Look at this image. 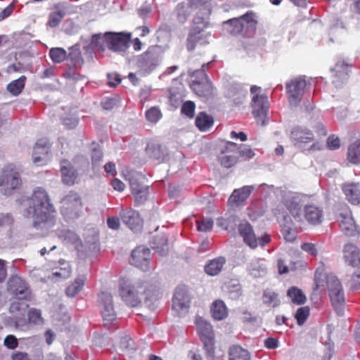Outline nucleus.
I'll return each mask as SVG.
<instances>
[{
    "mask_svg": "<svg viewBox=\"0 0 360 360\" xmlns=\"http://www.w3.org/2000/svg\"><path fill=\"white\" fill-rule=\"evenodd\" d=\"M17 201L24 207L23 215L32 218V226L39 235L44 236L56 226L55 210L44 188L37 187L31 197L22 196Z\"/></svg>",
    "mask_w": 360,
    "mask_h": 360,
    "instance_id": "1",
    "label": "nucleus"
},
{
    "mask_svg": "<svg viewBox=\"0 0 360 360\" xmlns=\"http://www.w3.org/2000/svg\"><path fill=\"white\" fill-rule=\"evenodd\" d=\"M120 294L129 306L136 307L144 299L146 306L150 310L158 307L160 292L148 277L136 280L122 278L120 282Z\"/></svg>",
    "mask_w": 360,
    "mask_h": 360,
    "instance_id": "2",
    "label": "nucleus"
},
{
    "mask_svg": "<svg viewBox=\"0 0 360 360\" xmlns=\"http://www.w3.org/2000/svg\"><path fill=\"white\" fill-rule=\"evenodd\" d=\"M210 14V10L206 8L205 16L196 15L194 18V25L191 29L187 39V48L189 51L193 50L198 44L205 45L210 42L211 33L205 30L207 25V17Z\"/></svg>",
    "mask_w": 360,
    "mask_h": 360,
    "instance_id": "3",
    "label": "nucleus"
},
{
    "mask_svg": "<svg viewBox=\"0 0 360 360\" xmlns=\"http://www.w3.org/2000/svg\"><path fill=\"white\" fill-rule=\"evenodd\" d=\"M326 285L331 304L338 315H342L345 308V292L340 280L333 274L326 277Z\"/></svg>",
    "mask_w": 360,
    "mask_h": 360,
    "instance_id": "4",
    "label": "nucleus"
},
{
    "mask_svg": "<svg viewBox=\"0 0 360 360\" xmlns=\"http://www.w3.org/2000/svg\"><path fill=\"white\" fill-rule=\"evenodd\" d=\"M61 214L67 220H75L83 213V204L80 195L70 191L61 200Z\"/></svg>",
    "mask_w": 360,
    "mask_h": 360,
    "instance_id": "5",
    "label": "nucleus"
},
{
    "mask_svg": "<svg viewBox=\"0 0 360 360\" xmlns=\"http://www.w3.org/2000/svg\"><path fill=\"white\" fill-rule=\"evenodd\" d=\"M22 181L20 172L13 165L5 167L0 175V192L5 195H11L19 188Z\"/></svg>",
    "mask_w": 360,
    "mask_h": 360,
    "instance_id": "6",
    "label": "nucleus"
},
{
    "mask_svg": "<svg viewBox=\"0 0 360 360\" xmlns=\"http://www.w3.org/2000/svg\"><path fill=\"white\" fill-rule=\"evenodd\" d=\"M305 200L306 197L302 194L291 191L285 192L282 195L283 204L298 224H303L302 207L304 205Z\"/></svg>",
    "mask_w": 360,
    "mask_h": 360,
    "instance_id": "7",
    "label": "nucleus"
},
{
    "mask_svg": "<svg viewBox=\"0 0 360 360\" xmlns=\"http://www.w3.org/2000/svg\"><path fill=\"white\" fill-rule=\"evenodd\" d=\"M238 231L244 243L252 249L259 245L264 247L271 240L270 236L266 233L262 236L256 235L250 224L245 220L239 223Z\"/></svg>",
    "mask_w": 360,
    "mask_h": 360,
    "instance_id": "8",
    "label": "nucleus"
},
{
    "mask_svg": "<svg viewBox=\"0 0 360 360\" xmlns=\"http://www.w3.org/2000/svg\"><path fill=\"white\" fill-rule=\"evenodd\" d=\"M195 322L198 333L203 342L209 360H212L214 350V335L212 326L202 317H197Z\"/></svg>",
    "mask_w": 360,
    "mask_h": 360,
    "instance_id": "9",
    "label": "nucleus"
},
{
    "mask_svg": "<svg viewBox=\"0 0 360 360\" xmlns=\"http://www.w3.org/2000/svg\"><path fill=\"white\" fill-rule=\"evenodd\" d=\"M124 175L125 179L129 183L136 202L138 203L145 202L148 198V186L143 185L144 176L136 172H127Z\"/></svg>",
    "mask_w": 360,
    "mask_h": 360,
    "instance_id": "10",
    "label": "nucleus"
},
{
    "mask_svg": "<svg viewBox=\"0 0 360 360\" xmlns=\"http://www.w3.org/2000/svg\"><path fill=\"white\" fill-rule=\"evenodd\" d=\"M306 81L304 77L300 76L292 79L286 83V93L291 109L299 106L306 87Z\"/></svg>",
    "mask_w": 360,
    "mask_h": 360,
    "instance_id": "11",
    "label": "nucleus"
},
{
    "mask_svg": "<svg viewBox=\"0 0 360 360\" xmlns=\"http://www.w3.org/2000/svg\"><path fill=\"white\" fill-rule=\"evenodd\" d=\"M163 49L159 46H151L141 56L139 66L146 71H151L157 67L162 58Z\"/></svg>",
    "mask_w": 360,
    "mask_h": 360,
    "instance_id": "12",
    "label": "nucleus"
},
{
    "mask_svg": "<svg viewBox=\"0 0 360 360\" xmlns=\"http://www.w3.org/2000/svg\"><path fill=\"white\" fill-rule=\"evenodd\" d=\"M338 220L342 233L349 237L358 236L359 231L352 216L351 211L345 206L338 214Z\"/></svg>",
    "mask_w": 360,
    "mask_h": 360,
    "instance_id": "13",
    "label": "nucleus"
},
{
    "mask_svg": "<svg viewBox=\"0 0 360 360\" xmlns=\"http://www.w3.org/2000/svg\"><path fill=\"white\" fill-rule=\"evenodd\" d=\"M191 302V297L188 290L185 287H178L172 299V310L177 315L181 316L187 312Z\"/></svg>",
    "mask_w": 360,
    "mask_h": 360,
    "instance_id": "14",
    "label": "nucleus"
},
{
    "mask_svg": "<svg viewBox=\"0 0 360 360\" xmlns=\"http://www.w3.org/2000/svg\"><path fill=\"white\" fill-rule=\"evenodd\" d=\"M131 34L125 33H105V41L111 51L124 53L129 48Z\"/></svg>",
    "mask_w": 360,
    "mask_h": 360,
    "instance_id": "15",
    "label": "nucleus"
},
{
    "mask_svg": "<svg viewBox=\"0 0 360 360\" xmlns=\"http://www.w3.org/2000/svg\"><path fill=\"white\" fill-rule=\"evenodd\" d=\"M256 23V16L252 11L247 12L240 17L230 19L224 22L226 25L231 27L229 31L233 34L240 33L245 27H253Z\"/></svg>",
    "mask_w": 360,
    "mask_h": 360,
    "instance_id": "16",
    "label": "nucleus"
},
{
    "mask_svg": "<svg viewBox=\"0 0 360 360\" xmlns=\"http://www.w3.org/2000/svg\"><path fill=\"white\" fill-rule=\"evenodd\" d=\"M252 114L258 124H266V113L269 108L267 98L263 95L255 94L252 99Z\"/></svg>",
    "mask_w": 360,
    "mask_h": 360,
    "instance_id": "17",
    "label": "nucleus"
},
{
    "mask_svg": "<svg viewBox=\"0 0 360 360\" xmlns=\"http://www.w3.org/2000/svg\"><path fill=\"white\" fill-rule=\"evenodd\" d=\"M236 152H237V144L231 141H226L221 148L220 153L218 155L220 164L226 168L234 165L238 160V155Z\"/></svg>",
    "mask_w": 360,
    "mask_h": 360,
    "instance_id": "18",
    "label": "nucleus"
},
{
    "mask_svg": "<svg viewBox=\"0 0 360 360\" xmlns=\"http://www.w3.org/2000/svg\"><path fill=\"white\" fill-rule=\"evenodd\" d=\"M290 139L296 147L304 148L306 144L314 141V136L313 132L308 128L297 127L292 130Z\"/></svg>",
    "mask_w": 360,
    "mask_h": 360,
    "instance_id": "19",
    "label": "nucleus"
},
{
    "mask_svg": "<svg viewBox=\"0 0 360 360\" xmlns=\"http://www.w3.org/2000/svg\"><path fill=\"white\" fill-rule=\"evenodd\" d=\"M207 64L203 63L201 66V70H196L191 73L192 77H195L196 75H200L202 77H205V82H200L198 81H193L191 84V88L193 91L200 96H209L212 94V83L207 79V76L204 72V68Z\"/></svg>",
    "mask_w": 360,
    "mask_h": 360,
    "instance_id": "20",
    "label": "nucleus"
},
{
    "mask_svg": "<svg viewBox=\"0 0 360 360\" xmlns=\"http://www.w3.org/2000/svg\"><path fill=\"white\" fill-rule=\"evenodd\" d=\"M49 143L46 139H41L35 143L33 153L32 160L37 165H43L46 163L49 160Z\"/></svg>",
    "mask_w": 360,
    "mask_h": 360,
    "instance_id": "21",
    "label": "nucleus"
},
{
    "mask_svg": "<svg viewBox=\"0 0 360 360\" xmlns=\"http://www.w3.org/2000/svg\"><path fill=\"white\" fill-rule=\"evenodd\" d=\"M150 250L145 247H138L131 252L130 263L143 271L149 270Z\"/></svg>",
    "mask_w": 360,
    "mask_h": 360,
    "instance_id": "22",
    "label": "nucleus"
},
{
    "mask_svg": "<svg viewBox=\"0 0 360 360\" xmlns=\"http://www.w3.org/2000/svg\"><path fill=\"white\" fill-rule=\"evenodd\" d=\"M302 212L303 222L306 221L308 224L314 226L319 225L322 222L323 210L314 204H304Z\"/></svg>",
    "mask_w": 360,
    "mask_h": 360,
    "instance_id": "23",
    "label": "nucleus"
},
{
    "mask_svg": "<svg viewBox=\"0 0 360 360\" xmlns=\"http://www.w3.org/2000/svg\"><path fill=\"white\" fill-rule=\"evenodd\" d=\"M345 262L360 271V249L352 243H347L342 249Z\"/></svg>",
    "mask_w": 360,
    "mask_h": 360,
    "instance_id": "24",
    "label": "nucleus"
},
{
    "mask_svg": "<svg viewBox=\"0 0 360 360\" xmlns=\"http://www.w3.org/2000/svg\"><path fill=\"white\" fill-rule=\"evenodd\" d=\"M8 289L19 300H26L30 294L27 283L19 276L11 277L8 282Z\"/></svg>",
    "mask_w": 360,
    "mask_h": 360,
    "instance_id": "25",
    "label": "nucleus"
},
{
    "mask_svg": "<svg viewBox=\"0 0 360 360\" xmlns=\"http://www.w3.org/2000/svg\"><path fill=\"white\" fill-rule=\"evenodd\" d=\"M99 302L102 307L101 313L103 319L112 321L115 319V312L112 304V295L106 292H102L98 295Z\"/></svg>",
    "mask_w": 360,
    "mask_h": 360,
    "instance_id": "26",
    "label": "nucleus"
},
{
    "mask_svg": "<svg viewBox=\"0 0 360 360\" xmlns=\"http://www.w3.org/2000/svg\"><path fill=\"white\" fill-rule=\"evenodd\" d=\"M120 217L122 221L132 231H138L141 229L143 220L138 212L134 210H122Z\"/></svg>",
    "mask_w": 360,
    "mask_h": 360,
    "instance_id": "27",
    "label": "nucleus"
},
{
    "mask_svg": "<svg viewBox=\"0 0 360 360\" xmlns=\"http://www.w3.org/2000/svg\"><path fill=\"white\" fill-rule=\"evenodd\" d=\"M348 72L347 63L345 60H338L331 69L333 83L340 86L347 79Z\"/></svg>",
    "mask_w": 360,
    "mask_h": 360,
    "instance_id": "28",
    "label": "nucleus"
},
{
    "mask_svg": "<svg viewBox=\"0 0 360 360\" xmlns=\"http://www.w3.org/2000/svg\"><path fill=\"white\" fill-rule=\"evenodd\" d=\"M342 190L349 202L354 205L360 204V184L359 183H345L342 184Z\"/></svg>",
    "mask_w": 360,
    "mask_h": 360,
    "instance_id": "29",
    "label": "nucleus"
},
{
    "mask_svg": "<svg viewBox=\"0 0 360 360\" xmlns=\"http://www.w3.org/2000/svg\"><path fill=\"white\" fill-rule=\"evenodd\" d=\"M252 189V186H245L234 190L229 198V205L231 207H238L242 205L248 199Z\"/></svg>",
    "mask_w": 360,
    "mask_h": 360,
    "instance_id": "30",
    "label": "nucleus"
},
{
    "mask_svg": "<svg viewBox=\"0 0 360 360\" xmlns=\"http://www.w3.org/2000/svg\"><path fill=\"white\" fill-rule=\"evenodd\" d=\"M247 270L254 277H262L266 273V267L263 259L258 257H254L250 260Z\"/></svg>",
    "mask_w": 360,
    "mask_h": 360,
    "instance_id": "31",
    "label": "nucleus"
},
{
    "mask_svg": "<svg viewBox=\"0 0 360 360\" xmlns=\"http://www.w3.org/2000/svg\"><path fill=\"white\" fill-rule=\"evenodd\" d=\"M58 237L66 244H72L78 250L83 246L79 236L73 231L69 230H58Z\"/></svg>",
    "mask_w": 360,
    "mask_h": 360,
    "instance_id": "32",
    "label": "nucleus"
},
{
    "mask_svg": "<svg viewBox=\"0 0 360 360\" xmlns=\"http://www.w3.org/2000/svg\"><path fill=\"white\" fill-rule=\"evenodd\" d=\"M60 171L62 180L68 185L73 184L76 179V172L68 160H62L60 162Z\"/></svg>",
    "mask_w": 360,
    "mask_h": 360,
    "instance_id": "33",
    "label": "nucleus"
},
{
    "mask_svg": "<svg viewBox=\"0 0 360 360\" xmlns=\"http://www.w3.org/2000/svg\"><path fill=\"white\" fill-rule=\"evenodd\" d=\"M226 262L224 257H218L208 261L205 266V271L210 276H216L222 270Z\"/></svg>",
    "mask_w": 360,
    "mask_h": 360,
    "instance_id": "34",
    "label": "nucleus"
},
{
    "mask_svg": "<svg viewBox=\"0 0 360 360\" xmlns=\"http://www.w3.org/2000/svg\"><path fill=\"white\" fill-rule=\"evenodd\" d=\"M282 233L285 240L288 242H292L296 238V231L293 229V223L289 216L283 217L281 222Z\"/></svg>",
    "mask_w": 360,
    "mask_h": 360,
    "instance_id": "35",
    "label": "nucleus"
},
{
    "mask_svg": "<svg viewBox=\"0 0 360 360\" xmlns=\"http://www.w3.org/2000/svg\"><path fill=\"white\" fill-rule=\"evenodd\" d=\"M213 123L212 117L204 112L198 113L195 119V125L202 131L209 130L212 127Z\"/></svg>",
    "mask_w": 360,
    "mask_h": 360,
    "instance_id": "36",
    "label": "nucleus"
},
{
    "mask_svg": "<svg viewBox=\"0 0 360 360\" xmlns=\"http://www.w3.org/2000/svg\"><path fill=\"white\" fill-rule=\"evenodd\" d=\"M211 313L212 317L218 321L225 319L228 315L227 308L221 300L214 302L211 308Z\"/></svg>",
    "mask_w": 360,
    "mask_h": 360,
    "instance_id": "37",
    "label": "nucleus"
},
{
    "mask_svg": "<svg viewBox=\"0 0 360 360\" xmlns=\"http://www.w3.org/2000/svg\"><path fill=\"white\" fill-rule=\"evenodd\" d=\"M250 353L247 349L238 345H233L229 348V360H250Z\"/></svg>",
    "mask_w": 360,
    "mask_h": 360,
    "instance_id": "38",
    "label": "nucleus"
},
{
    "mask_svg": "<svg viewBox=\"0 0 360 360\" xmlns=\"http://www.w3.org/2000/svg\"><path fill=\"white\" fill-rule=\"evenodd\" d=\"M153 248L159 255L164 256L169 252V245L167 243V238L165 235L159 236L154 238L153 242Z\"/></svg>",
    "mask_w": 360,
    "mask_h": 360,
    "instance_id": "39",
    "label": "nucleus"
},
{
    "mask_svg": "<svg viewBox=\"0 0 360 360\" xmlns=\"http://www.w3.org/2000/svg\"><path fill=\"white\" fill-rule=\"evenodd\" d=\"M66 13L65 7L57 6L56 11L51 13L47 25L51 27L58 26L62 19L65 16Z\"/></svg>",
    "mask_w": 360,
    "mask_h": 360,
    "instance_id": "40",
    "label": "nucleus"
},
{
    "mask_svg": "<svg viewBox=\"0 0 360 360\" xmlns=\"http://www.w3.org/2000/svg\"><path fill=\"white\" fill-rule=\"evenodd\" d=\"M59 265L52 273L53 277L63 279L69 278L72 271L69 262L65 260H60Z\"/></svg>",
    "mask_w": 360,
    "mask_h": 360,
    "instance_id": "41",
    "label": "nucleus"
},
{
    "mask_svg": "<svg viewBox=\"0 0 360 360\" xmlns=\"http://www.w3.org/2000/svg\"><path fill=\"white\" fill-rule=\"evenodd\" d=\"M193 7H195V6H191L189 0L187 2H182L177 5L176 13L177 19L180 22L183 23L187 20L191 13V8Z\"/></svg>",
    "mask_w": 360,
    "mask_h": 360,
    "instance_id": "42",
    "label": "nucleus"
},
{
    "mask_svg": "<svg viewBox=\"0 0 360 360\" xmlns=\"http://www.w3.org/2000/svg\"><path fill=\"white\" fill-rule=\"evenodd\" d=\"M347 159L352 163H360V140L354 142L349 146Z\"/></svg>",
    "mask_w": 360,
    "mask_h": 360,
    "instance_id": "43",
    "label": "nucleus"
},
{
    "mask_svg": "<svg viewBox=\"0 0 360 360\" xmlns=\"http://www.w3.org/2000/svg\"><path fill=\"white\" fill-rule=\"evenodd\" d=\"M26 77L21 76L18 79L10 82L7 86V90L13 96L19 95L25 87Z\"/></svg>",
    "mask_w": 360,
    "mask_h": 360,
    "instance_id": "44",
    "label": "nucleus"
},
{
    "mask_svg": "<svg viewBox=\"0 0 360 360\" xmlns=\"http://www.w3.org/2000/svg\"><path fill=\"white\" fill-rule=\"evenodd\" d=\"M239 221L238 217L235 215H231L227 218L219 217L217 219V225L223 229H233Z\"/></svg>",
    "mask_w": 360,
    "mask_h": 360,
    "instance_id": "45",
    "label": "nucleus"
},
{
    "mask_svg": "<svg viewBox=\"0 0 360 360\" xmlns=\"http://www.w3.org/2000/svg\"><path fill=\"white\" fill-rule=\"evenodd\" d=\"M288 296L291 299L293 303L302 304L306 301V297L303 292L295 287L290 288L287 292Z\"/></svg>",
    "mask_w": 360,
    "mask_h": 360,
    "instance_id": "46",
    "label": "nucleus"
},
{
    "mask_svg": "<svg viewBox=\"0 0 360 360\" xmlns=\"http://www.w3.org/2000/svg\"><path fill=\"white\" fill-rule=\"evenodd\" d=\"M84 277H78L77 278L74 283L69 285L66 289V295L68 297H75L77 294H78L81 290L82 286L84 284Z\"/></svg>",
    "mask_w": 360,
    "mask_h": 360,
    "instance_id": "47",
    "label": "nucleus"
},
{
    "mask_svg": "<svg viewBox=\"0 0 360 360\" xmlns=\"http://www.w3.org/2000/svg\"><path fill=\"white\" fill-rule=\"evenodd\" d=\"M263 302L264 304L272 307H276L280 304L278 294L271 290H266L264 292Z\"/></svg>",
    "mask_w": 360,
    "mask_h": 360,
    "instance_id": "48",
    "label": "nucleus"
},
{
    "mask_svg": "<svg viewBox=\"0 0 360 360\" xmlns=\"http://www.w3.org/2000/svg\"><path fill=\"white\" fill-rule=\"evenodd\" d=\"M146 151L148 155L153 159H162L163 153L162 152L161 146L159 145L148 143L146 146Z\"/></svg>",
    "mask_w": 360,
    "mask_h": 360,
    "instance_id": "49",
    "label": "nucleus"
},
{
    "mask_svg": "<svg viewBox=\"0 0 360 360\" xmlns=\"http://www.w3.org/2000/svg\"><path fill=\"white\" fill-rule=\"evenodd\" d=\"M51 60L56 63L63 62L67 57L65 50L62 48H52L49 51Z\"/></svg>",
    "mask_w": 360,
    "mask_h": 360,
    "instance_id": "50",
    "label": "nucleus"
},
{
    "mask_svg": "<svg viewBox=\"0 0 360 360\" xmlns=\"http://www.w3.org/2000/svg\"><path fill=\"white\" fill-rule=\"evenodd\" d=\"M237 155L238 158H241L243 160H248L255 156L254 151L247 146L241 145L240 147L237 145Z\"/></svg>",
    "mask_w": 360,
    "mask_h": 360,
    "instance_id": "51",
    "label": "nucleus"
},
{
    "mask_svg": "<svg viewBox=\"0 0 360 360\" xmlns=\"http://www.w3.org/2000/svg\"><path fill=\"white\" fill-rule=\"evenodd\" d=\"M162 116L160 110L157 107H152L146 112V120L152 123L158 122Z\"/></svg>",
    "mask_w": 360,
    "mask_h": 360,
    "instance_id": "52",
    "label": "nucleus"
},
{
    "mask_svg": "<svg viewBox=\"0 0 360 360\" xmlns=\"http://www.w3.org/2000/svg\"><path fill=\"white\" fill-rule=\"evenodd\" d=\"M309 315V308L308 307H300L295 315L298 325L302 326L304 324Z\"/></svg>",
    "mask_w": 360,
    "mask_h": 360,
    "instance_id": "53",
    "label": "nucleus"
},
{
    "mask_svg": "<svg viewBox=\"0 0 360 360\" xmlns=\"http://www.w3.org/2000/svg\"><path fill=\"white\" fill-rule=\"evenodd\" d=\"M120 349L121 351H134L136 347L133 340L127 335L122 337L120 342Z\"/></svg>",
    "mask_w": 360,
    "mask_h": 360,
    "instance_id": "54",
    "label": "nucleus"
},
{
    "mask_svg": "<svg viewBox=\"0 0 360 360\" xmlns=\"http://www.w3.org/2000/svg\"><path fill=\"white\" fill-rule=\"evenodd\" d=\"M28 319L30 322L37 325H40L44 323V319L41 316V311L37 309H31L29 311Z\"/></svg>",
    "mask_w": 360,
    "mask_h": 360,
    "instance_id": "55",
    "label": "nucleus"
},
{
    "mask_svg": "<svg viewBox=\"0 0 360 360\" xmlns=\"http://www.w3.org/2000/svg\"><path fill=\"white\" fill-rule=\"evenodd\" d=\"M214 221L209 218H204L200 221H197V229L199 231L207 232L212 229Z\"/></svg>",
    "mask_w": 360,
    "mask_h": 360,
    "instance_id": "56",
    "label": "nucleus"
},
{
    "mask_svg": "<svg viewBox=\"0 0 360 360\" xmlns=\"http://www.w3.org/2000/svg\"><path fill=\"white\" fill-rule=\"evenodd\" d=\"M27 307V305L25 303L17 301L11 303L9 310L12 314L18 313L19 315H22Z\"/></svg>",
    "mask_w": 360,
    "mask_h": 360,
    "instance_id": "57",
    "label": "nucleus"
},
{
    "mask_svg": "<svg viewBox=\"0 0 360 360\" xmlns=\"http://www.w3.org/2000/svg\"><path fill=\"white\" fill-rule=\"evenodd\" d=\"M195 108V103L192 101H188L182 105L181 111L182 114L186 115L189 118H192L194 116Z\"/></svg>",
    "mask_w": 360,
    "mask_h": 360,
    "instance_id": "58",
    "label": "nucleus"
},
{
    "mask_svg": "<svg viewBox=\"0 0 360 360\" xmlns=\"http://www.w3.org/2000/svg\"><path fill=\"white\" fill-rule=\"evenodd\" d=\"M310 127L314 129L315 132L319 136H326V129L322 122L316 119L310 122Z\"/></svg>",
    "mask_w": 360,
    "mask_h": 360,
    "instance_id": "59",
    "label": "nucleus"
},
{
    "mask_svg": "<svg viewBox=\"0 0 360 360\" xmlns=\"http://www.w3.org/2000/svg\"><path fill=\"white\" fill-rule=\"evenodd\" d=\"M104 41H105V34L104 35L96 34L91 37V45L102 49Z\"/></svg>",
    "mask_w": 360,
    "mask_h": 360,
    "instance_id": "60",
    "label": "nucleus"
},
{
    "mask_svg": "<svg viewBox=\"0 0 360 360\" xmlns=\"http://www.w3.org/2000/svg\"><path fill=\"white\" fill-rule=\"evenodd\" d=\"M301 249L307 252L310 255L316 256L318 255V249L316 245L311 243H305L301 245Z\"/></svg>",
    "mask_w": 360,
    "mask_h": 360,
    "instance_id": "61",
    "label": "nucleus"
},
{
    "mask_svg": "<svg viewBox=\"0 0 360 360\" xmlns=\"http://www.w3.org/2000/svg\"><path fill=\"white\" fill-rule=\"evenodd\" d=\"M4 344L7 348L11 349L16 348L18 345L17 338L13 335H7L4 339Z\"/></svg>",
    "mask_w": 360,
    "mask_h": 360,
    "instance_id": "62",
    "label": "nucleus"
},
{
    "mask_svg": "<svg viewBox=\"0 0 360 360\" xmlns=\"http://www.w3.org/2000/svg\"><path fill=\"white\" fill-rule=\"evenodd\" d=\"M350 287L354 289H360V270L352 274L349 281Z\"/></svg>",
    "mask_w": 360,
    "mask_h": 360,
    "instance_id": "63",
    "label": "nucleus"
},
{
    "mask_svg": "<svg viewBox=\"0 0 360 360\" xmlns=\"http://www.w3.org/2000/svg\"><path fill=\"white\" fill-rule=\"evenodd\" d=\"M13 223V218L10 214L0 213V226H9Z\"/></svg>",
    "mask_w": 360,
    "mask_h": 360,
    "instance_id": "64",
    "label": "nucleus"
}]
</instances>
